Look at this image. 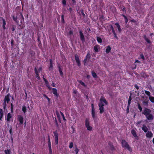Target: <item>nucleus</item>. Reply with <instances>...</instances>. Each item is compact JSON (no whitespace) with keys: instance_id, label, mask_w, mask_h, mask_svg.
I'll use <instances>...</instances> for the list:
<instances>
[{"instance_id":"1","label":"nucleus","mask_w":154,"mask_h":154,"mask_svg":"<svg viewBox=\"0 0 154 154\" xmlns=\"http://www.w3.org/2000/svg\"><path fill=\"white\" fill-rule=\"evenodd\" d=\"M107 104V102L105 98L103 97H101L100 99V102L98 105L100 113H102L104 111L103 106L105 105H106Z\"/></svg>"},{"instance_id":"2","label":"nucleus","mask_w":154,"mask_h":154,"mask_svg":"<svg viewBox=\"0 0 154 154\" xmlns=\"http://www.w3.org/2000/svg\"><path fill=\"white\" fill-rule=\"evenodd\" d=\"M17 119L19 122V123H17L15 125L17 128H18L20 127V125L22 124L23 122V118L21 115H18V116Z\"/></svg>"},{"instance_id":"3","label":"nucleus","mask_w":154,"mask_h":154,"mask_svg":"<svg viewBox=\"0 0 154 154\" xmlns=\"http://www.w3.org/2000/svg\"><path fill=\"white\" fill-rule=\"evenodd\" d=\"M85 126L87 129L89 131H91L92 129V128L90 125L89 119H86L85 121Z\"/></svg>"},{"instance_id":"4","label":"nucleus","mask_w":154,"mask_h":154,"mask_svg":"<svg viewBox=\"0 0 154 154\" xmlns=\"http://www.w3.org/2000/svg\"><path fill=\"white\" fill-rule=\"evenodd\" d=\"M122 146L123 147L127 148L130 151H131V149L130 148L129 145L125 140H122Z\"/></svg>"},{"instance_id":"5","label":"nucleus","mask_w":154,"mask_h":154,"mask_svg":"<svg viewBox=\"0 0 154 154\" xmlns=\"http://www.w3.org/2000/svg\"><path fill=\"white\" fill-rule=\"evenodd\" d=\"M35 70L36 74V78L38 79V80H39L40 78L38 76V73L41 71V68H35Z\"/></svg>"},{"instance_id":"6","label":"nucleus","mask_w":154,"mask_h":154,"mask_svg":"<svg viewBox=\"0 0 154 154\" xmlns=\"http://www.w3.org/2000/svg\"><path fill=\"white\" fill-rule=\"evenodd\" d=\"M92 107V116L94 119L96 118V116L95 114V109L93 104H91Z\"/></svg>"},{"instance_id":"7","label":"nucleus","mask_w":154,"mask_h":154,"mask_svg":"<svg viewBox=\"0 0 154 154\" xmlns=\"http://www.w3.org/2000/svg\"><path fill=\"white\" fill-rule=\"evenodd\" d=\"M54 134L55 139V143L56 144H57L58 143V134L56 131H54Z\"/></svg>"},{"instance_id":"8","label":"nucleus","mask_w":154,"mask_h":154,"mask_svg":"<svg viewBox=\"0 0 154 154\" xmlns=\"http://www.w3.org/2000/svg\"><path fill=\"white\" fill-rule=\"evenodd\" d=\"M10 101L9 95L8 94L6 96L4 99L5 104L4 107L6 105V103H8Z\"/></svg>"},{"instance_id":"9","label":"nucleus","mask_w":154,"mask_h":154,"mask_svg":"<svg viewBox=\"0 0 154 154\" xmlns=\"http://www.w3.org/2000/svg\"><path fill=\"white\" fill-rule=\"evenodd\" d=\"M90 57V54H87L85 59L84 60V62L85 65L86 63L87 62H88Z\"/></svg>"},{"instance_id":"10","label":"nucleus","mask_w":154,"mask_h":154,"mask_svg":"<svg viewBox=\"0 0 154 154\" xmlns=\"http://www.w3.org/2000/svg\"><path fill=\"white\" fill-rule=\"evenodd\" d=\"M12 117V114L10 113H8L7 116L5 118L7 122H9L10 121V120Z\"/></svg>"},{"instance_id":"11","label":"nucleus","mask_w":154,"mask_h":154,"mask_svg":"<svg viewBox=\"0 0 154 154\" xmlns=\"http://www.w3.org/2000/svg\"><path fill=\"white\" fill-rule=\"evenodd\" d=\"M150 112L151 111L149 109H146L143 112V114H144L146 116L149 114Z\"/></svg>"},{"instance_id":"12","label":"nucleus","mask_w":154,"mask_h":154,"mask_svg":"<svg viewBox=\"0 0 154 154\" xmlns=\"http://www.w3.org/2000/svg\"><path fill=\"white\" fill-rule=\"evenodd\" d=\"M146 136L147 137L151 138L153 136V134L150 131H148L147 132L146 134Z\"/></svg>"},{"instance_id":"13","label":"nucleus","mask_w":154,"mask_h":154,"mask_svg":"<svg viewBox=\"0 0 154 154\" xmlns=\"http://www.w3.org/2000/svg\"><path fill=\"white\" fill-rule=\"evenodd\" d=\"M131 134H133V136L134 137H135V138L136 139H138V138L136 134V132L134 130H132L131 131Z\"/></svg>"},{"instance_id":"14","label":"nucleus","mask_w":154,"mask_h":154,"mask_svg":"<svg viewBox=\"0 0 154 154\" xmlns=\"http://www.w3.org/2000/svg\"><path fill=\"white\" fill-rule=\"evenodd\" d=\"M94 49L95 52H98L99 51V50L100 49V46L98 45H95L94 47Z\"/></svg>"},{"instance_id":"15","label":"nucleus","mask_w":154,"mask_h":154,"mask_svg":"<svg viewBox=\"0 0 154 154\" xmlns=\"http://www.w3.org/2000/svg\"><path fill=\"white\" fill-rule=\"evenodd\" d=\"M105 48L106 50V52L107 54L109 53L111 50V48L109 46L106 47Z\"/></svg>"},{"instance_id":"16","label":"nucleus","mask_w":154,"mask_h":154,"mask_svg":"<svg viewBox=\"0 0 154 154\" xmlns=\"http://www.w3.org/2000/svg\"><path fill=\"white\" fill-rule=\"evenodd\" d=\"M43 79L45 82V84L49 90H51V88L50 87V85H49L48 82V81L45 78H43Z\"/></svg>"},{"instance_id":"17","label":"nucleus","mask_w":154,"mask_h":154,"mask_svg":"<svg viewBox=\"0 0 154 154\" xmlns=\"http://www.w3.org/2000/svg\"><path fill=\"white\" fill-rule=\"evenodd\" d=\"M146 117L149 120H152L153 119V116L150 113L146 116Z\"/></svg>"},{"instance_id":"18","label":"nucleus","mask_w":154,"mask_h":154,"mask_svg":"<svg viewBox=\"0 0 154 154\" xmlns=\"http://www.w3.org/2000/svg\"><path fill=\"white\" fill-rule=\"evenodd\" d=\"M75 60L76 63L78 64V66H79L80 65V61L79 57L77 55H75Z\"/></svg>"},{"instance_id":"19","label":"nucleus","mask_w":154,"mask_h":154,"mask_svg":"<svg viewBox=\"0 0 154 154\" xmlns=\"http://www.w3.org/2000/svg\"><path fill=\"white\" fill-rule=\"evenodd\" d=\"M52 92L53 94L56 97H57L58 95V94L57 92V90L55 88H53L52 89Z\"/></svg>"},{"instance_id":"20","label":"nucleus","mask_w":154,"mask_h":154,"mask_svg":"<svg viewBox=\"0 0 154 154\" xmlns=\"http://www.w3.org/2000/svg\"><path fill=\"white\" fill-rule=\"evenodd\" d=\"M79 33L81 40L82 41H84L85 40V38L82 31H80L79 32Z\"/></svg>"},{"instance_id":"21","label":"nucleus","mask_w":154,"mask_h":154,"mask_svg":"<svg viewBox=\"0 0 154 154\" xmlns=\"http://www.w3.org/2000/svg\"><path fill=\"white\" fill-rule=\"evenodd\" d=\"M142 129L145 132H147L148 131V129L146 126L143 125L142 127Z\"/></svg>"},{"instance_id":"22","label":"nucleus","mask_w":154,"mask_h":154,"mask_svg":"<svg viewBox=\"0 0 154 154\" xmlns=\"http://www.w3.org/2000/svg\"><path fill=\"white\" fill-rule=\"evenodd\" d=\"M111 28L112 29V32L113 33V34L114 35V36L115 37V38H117V37L116 36V33L115 32V30H114V28L112 26H111Z\"/></svg>"},{"instance_id":"23","label":"nucleus","mask_w":154,"mask_h":154,"mask_svg":"<svg viewBox=\"0 0 154 154\" xmlns=\"http://www.w3.org/2000/svg\"><path fill=\"white\" fill-rule=\"evenodd\" d=\"M115 25L116 26V27L118 28V29L119 32H121V29L120 28V27L118 23H115Z\"/></svg>"},{"instance_id":"24","label":"nucleus","mask_w":154,"mask_h":154,"mask_svg":"<svg viewBox=\"0 0 154 154\" xmlns=\"http://www.w3.org/2000/svg\"><path fill=\"white\" fill-rule=\"evenodd\" d=\"M5 154H11V151L10 149H7L5 150Z\"/></svg>"},{"instance_id":"25","label":"nucleus","mask_w":154,"mask_h":154,"mask_svg":"<svg viewBox=\"0 0 154 154\" xmlns=\"http://www.w3.org/2000/svg\"><path fill=\"white\" fill-rule=\"evenodd\" d=\"M22 111L24 113H25L26 111V107L25 106H23L22 107Z\"/></svg>"},{"instance_id":"26","label":"nucleus","mask_w":154,"mask_h":154,"mask_svg":"<svg viewBox=\"0 0 154 154\" xmlns=\"http://www.w3.org/2000/svg\"><path fill=\"white\" fill-rule=\"evenodd\" d=\"M2 20L3 23V25L2 26L3 29H5V26L6 25V22L5 20L3 19Z\"/></svg>"},{"instance_id":"27","label":"nucleus","mask_w":154,"mask_h":154,"mask_svg":"<svg viewBox=\"0 0 154 154\" xmlns=\"http://www.w3.org/2000/svg\"><path fill=\"white\" fill-rule=\"evenodd\" d=\"M149 99L151 102H154V97L150 96L149 97Z\"/></svg>"},{"instance_id":"28","label":"nucleus","mask_w":154,"mask_h":154,"mask_svg":"<svg viewBox=\"0 0 154 154\" xmlns=\"http://www.w3.org/2000/svg\"><path fill=\"white\" fill-rule=\"evenodd\" d=\"M97 40L99 43H101L102 42L101 39L99 37H97Z\"/></svg>"},{"instance_id":"29","label":"nucleus","mask_w":154,"mask_h":154,"mask_svg":"<svg viewBox=\"0 0 154 154\" xmlns=\"http://www.w3.org/2000/svg\"><path fill=\"white\" fill-rule=\"evenodd\" d=\"M79 83L81 84L83 86L85 87L86 86V85L82 81L80 80L79 81Z\"/></svg>"},{"instance_id":"30","label":"nucleus","mask_w":154,"mask_h":154,"mask_svg":"<svg viewBox=\"0 0 154 154\" xmlns=\"http://www.w3.org/2000/svg\"><path fill=\"white\" fill-rule=\"evenodd\" d=\"M48 147L49 149V151L50 152H51V143H48Z\"/></svg>"},{"instance_id":"31","label":"nucleus","mask_w":154,"mask_h":154,"mask_svg":"<svg viewBox=\"0 0 154 154\" xmlns=\"http://www.w3.org/2000/svg\"><path fill=\"white\" fill-rule=\"evenodd\" d=\"M3 117V113L2 112V109H1L0 111V120H1V119Z\"/></svg>"},{"instance_id":"32","label":"nucleus","mask_w":154,"mask_h":154,"mask_svg":"<svg viewBox=\"0 0 154 154\" xmlns=\"http://www.w3.org/2000/svg\"><path fill=\"white\" fill-rule=\"evenodd\" d=\"M59 71L60 75L61 76H63V73L62 71V69L61 68H59Z\"/></svg>"},{"instance_id":"33","label":"nucleus","mask_w":154,"mask_h":154,"mask_svg":"<svg viewBox=\"0 0 154 154\" xmlns=\"http://www.w3.org/2000/svg\"><path fill=\"white\" fill-rule=\"evenodd\" d=\"M92 75L93 76L94 78H96L97 77V76L96 74L94 72L92 71Z\"/></svg>"},{"instance_id":"34","label":"nucleus","mask_w":154,"mask_h":154,"mask_svg":"<svg viewBox=\"0 0 154 154\" xmlns=\"http://www.w3.org/2000/svg\"><path fill=\"white\" fill-rule=\"evenodd\" d=\"M73 145V143L72 142L70 143L69 145V148L71 149Z\"/></svg>"},{"instance_id":"35","label":"nucleus","mask_w":154,"mask_h":154,"mask_svg":"<svg viewBox=\"0 0 154 154\" xmlns=\"http://www.w3.org/2000/svg\"><path fill=\"white\" fill-rule=\"evenodd\" d=\"M144 37L145 39V40H146V42H148L149 43H150V41L147 38L145 35L144 36Z\"/></svg>"},{"instance_id":"36","label":"nucleus","mask_w":154,"mask_h":154,"mask_svg":"<svg viewBox=\"0 0 154 154\" xmlns=\"http://www.w3.org/2000/svg\"><path fill=\"white\" fill-rule=\"evenodd\" d=\"M145 92L146 94L147 95L149 96H149H150V93L149 92L146 91H145Z\"/></svg>"},{"instance_id":"37","label":"nucleus","mask_w":154,"mask_h":154,"mask_svg":"<svg viewBox=\"0 0 154 154\" xmlns=\"http://www.w3.org/2000/svg\"><path fill=\"white\" fill-rule=\"evenodd\" d=\"M62 4H63L64 6H65L66 5V0H62Z\"/></svg>"},{"instance_id":"38","label":"nucleus","mask_w":154,"mask_h":154,"mask_svg":"<svg viewBox=\"0 0 154 154\" xmlns=\"http://www.w3.org/2000/svg\"><path fill=\"white\" fill-rule=\"evenodd\" d=\"M60 114L61 115L62 117L63 120H65V117L64 116L63 114V113L62 112H60Z\"/></svg>"},{"instance_id":"39","label":"nucleus","mask_w":154,"mask_h":154,"mask_svg":"<svg viewBox=\"0 0 154 154\" xmlns=\"http://www.w3.org/2000/svg\"><path fill=\"white\" fill-rule=\"evenodd\" d=\"M123 16L124 17L125 19V23H127L128 22V20L127 18L124 15H123Z\"/></svg>"},{"instance_id":"40","label":"nucleus","mask_w":154,"mask_h":154,"mask_svg":"<svg viewBox=\"0 0 154 154\" xmlns=\"http://www.w3.org/2000/svg\"><path fill=\"white\" fill-rule=\"evenodd\" d=\"M140 57L143 59V60H144L145 59V57L143 54H141L140 55Z\"/></svg>"},{"instance_id":"41","label":"nucleus","mask_w":154,"mask_h":154,"mask_svg":"<svg viewBox=\"0 0 154 154\" xmlns=\"http://www.w3.org/2000/svg\"><path fill=\"white\" fill-rule=\"evenodd\" d=\"M44 97H45V98H47V100H48L49 101L50 100V99L47 96H46L44 94Z\"/></svg>"},{"instance_id":"42","label":"nucleus","mask_w":154,"mask_h":154,"mask_svg":"<svg viewBox=\"0 0 154 154\" xmlns=\"http://www.w3.org/2000/svg\"><path fill=\"white\" fill-rule=\"evenodd\" d=\"M73 34V32L72 31H69V33L67 35H72Z\"/></svg>"},{"instance_id":"43","label":"nucleus","mask_w":154,"mask_h":154,"mask_svg":"<svg viewBox=\"0 0 154 154\" xmlns=\"http://www.w3.org/2000/svg\"><path fill=\"white\" fill-rule=\"evenodd\" d=\"M131 101V99H130V98L129 97V99L128 100V106H129L130 104Z\"/></svg>"},{"instance_id":"44","label":"nucleus","mask_w":154,"mask_h":154,"mask_svg":"<svg viewBox=\"0 0 154 154\" xmlns=\"http://www.w3.org/2000/svg\"><path fill=\"white\" fill-rule=\"evenodd\" d=\"M138 108L140 111H142V108L139 105H138Z\"/></svg>"},{"instance_id":"45","label":"nucleus","mask_w":154,"mask_h":154,"mask_svg":"<svg viewBox=\"0 0 154 154\" xmlns=\"http://www.w3.org/2000/svg\"><path fill=\"white\" fill-rule=\"evenodd\" d=\"M75 151L76 153H78L79 152V149L76 148L75 149Z\"/></svg>"},{"instance_id":"46","label":"nucleus","mask_w":154,"mask_h":154,"mask_svg":"<svg viewBox=\"0 0 154 154\" xmlns=\"http://www.w3.org/2000/svg\"><path fill=\"white\" fill-rule=\"evenodd\" d=\"M61 19H62V21L63 22H64V15H62V16H61Z\"/></svg>"},{"instance_id":"47","label":"nucleus","mask_w":154,"mask_h":154,"mask_svg":"<svg viewBox=\"0 0 154 154\" xmlns=\"http://www.w3.org/2000/svg\"><path fill=\"white\" fill-rule=\"evenodd\" d=\"M141 121H140V122H138L137 123V125L138 126H139V124L140 123H141Z\"/></svg>"},{"instance_id":"48","label":"nucleus","mask_w":154,"mask_h":154,"mask_svg":"<svg viewBox=\"0 0 154 154\" xmlns=\"http://www.w3.org/2000/svg\"><path fill=\"white\" fill-rule=\"evenodd\" d=\"M9 132H10V133L12 135V128H11L10 129V130H9Z\"/></svg>"},{"instance_id":"49","label":"nucleus","mask_w":154,"mask_h":154,"mask_svg":"<svg viewBox=\"0 0 154 154\" xmlns=\"http://www.w3.org/2000/svg\"><path fill=\"white\" fill-rule=\"evenodd\" d=\"M135 63H140V62L138 60H136L135 61Z\"/></svg>"},{"instance_id":"50","label":"nucleus","mask_w":154,"mask_h":154,"mask_svg":"<svg viewBox=\"0 0 154 154\" xmlns=\"http://www.w3.org/2000/svg\"><path fill=\"white\" fill-rule=\"evenodd\" d=\"M51 143L50 139L49 136H48V143Z\"/></svg>"},{"instance_id":"51","label":"nucleus","mask_w":154,"mask_h":154,"mask_svg":"<svg viewBox=\"0 0 154 154\" xmlns=\"http://www.w3.org/2000/svg\"><path fill=\"white\" fill-rule=\"evenodd\" d=\"M77 93V91L76 90H74L73 91V93L75 94H76Z\"/></svg>"},{"instance_id":"52","label":"nucleus","mask_w":154,"mask_h":154,"mask_svg":"<svg viewBox=\"0 0 154 154\" xmlns=\"http://www.w3.org/2000/svg\"><path fill=\"white\" fill-rule=\"evenodd\" d=\"M11 110L12 112V110H13V105L12 103L11 104Z\"/></svg>"},{"instance_id":"53","label":"nucleus","mask_w":154,"mask_h":154,"mask_svg":"<svg viewBox=\"0 0 154 154\" xmlns=\"http://www.w3.org/2000/svg\"><path fill=\"white\" fill-rule=\"evenodd\" d=\"M51 85L54 87H55V84L54 83H52L51 84Z\"/></svg>"},{"instance_id":"54","label":"nucleus","mask_w":154,"mask_h":154,"mask_svg":"<svg viewBox=\"0 0 154 154\" xmlns=\"http://www.w3.org/2000/svg\"><path fill=\"white\" fill-rule=\"evenodd\" d=\"M13 19L14 21H16L17 19L15 17H13Z\"/></svg>"},{"instance_id":"55","label":"nucleus","mask_w":154,"mask_h":154,"mask_svg":"<svg viewBox=\"0 0 154 154\" xmlns=\"http://www.w3.org/2000/svg\"><path fill=\"white\" fill-rule=\"evenodd\" d=\"M89 77H90V76H89V75H88L87 76V78L88 79L89 78Z\"/></svg>"},{"instance_id":"56","label":"nucleus","mask_w":154,"mask_h":154,"mask_svg":"<svg viewBox=\"0 0 154 154\" xmlns=\"http://www.w3.org/2000/svg\"><path fill=\"white\" fill-rule=\"evenodd\" d=\"M135 87H136V88L137 89H138V86H136Z\"/></svg>"},{"instance_id":"57","label":"nucleus","mask_w":154,"mask_h":154,"mask_svg":"<svg viewBox=\"0 0 154 154\" xmlns=\"http://www.w3.org/2000/svg\"><path fill=\"white\" fill-rule=\"evenodd\" d=\"M72 1L73 2H75V0H72Z\"/></svg>"},{"instance_id":"58","label":"nucleus","mask_w":154,"mask_h":154,"mask_svg":"<svg viewBox=\"0 0 154 154\" xmlns=\"http://www.w3.org/2000/svg\"><path fill=\"white\" fill-rule=\"evenodd\" d=\"M72 1L73 2H75V0H72Z\"/></svg>"},{"instance_id":"59","label":"nucleus","mask_w":154,"mask_h":154,"mask_svg":"<svg viewBox=\"0 0 154 154\" xmlns=\"http://www.w3.org/2000/svg\"><path fill=\"white\" fill-rule=\"evenodd\" d=\"M69 10L70 11H71L72 10V9L71 8H69Z\"/></svg>"},{"instance_id":"60","label":"nucleus","mask_w":154,"mask_h":154,"mask_svg":"<svg viewBox=\"0 0 154 154\" xmlns=\"http://www.w3.org/2000/svg\"><path fill=\"white\" fill-rule=\"evenodd\" d=\"M51 62H52V60H50V63H51Z\"/></svg>"},{"instance_id":"61","label":"nucleus","mask_w":154,"mask_h":154,"mask_svg":"<svg viewBox=\"0 0 154 154\" xmlns=\"http://www.w3.org/2000/svg\"><path fill=\"white\" fill-rule=\"evenodd\" d=\"M11 141L12 142H13V140L12 138H11Z\"/></svg>"},{"instance_id":"62","label":"nucleus","mask_w":154,"mask_h":154,"mask_svg":"<svg viewBox=\"0 0 154 154\" xmlns=\"http://www.w3.org/2000/svg\"><path fill=\"white\" fill-rule=\"evenodd\" d=\"M124 10H125L124 8H123V9L122 10H123V11H124Z\"/></svg>"},{"instance_id":"63","label":"nucleus","mask_w":154,"mask_h":154,"mask_svg":"<svg viewBox=\"0 0 154 154\" xmlns=\"http://www.w3.org/2000/svg\"><path fill=\"white\" fill-rule=\"evenodd\" d=\"M14 29L13 28L12 30V31H14Z\"/></svg>"},{"instance_id":"64","label":"nucleus","mask_w":154,"mask_h":154,"mask_svg":"<svg viewBox=\"0 0 154 154\" xmlns=\"http://www.w3.org/2000/svg\"><path fill=\"white\" fill-rule=\"evenodd\" d=\"M77 153H76V154H77Z\"/></svg>"}]
</instances>
